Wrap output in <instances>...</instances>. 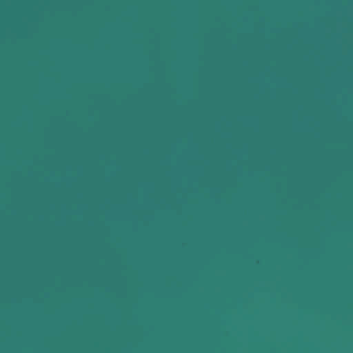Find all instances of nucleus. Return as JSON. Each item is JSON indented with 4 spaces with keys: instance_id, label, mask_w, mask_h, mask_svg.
<instances>
[{
    "instance_id": "obj_2",
    "label": "nucleus",
    "mask_w": 353,
    "mask_h": 353,
    "mask_svg": "<svg viewBox=\"0 0 353 353\" xmlns=\"http://www.w3.org/2000/svg\"><path fill=\"white\" fill-rule=\"evenodd\" d=\"M23 103H25V98H23Z\"/></svg>"
},
{
    "instance_id": "obj_1",
    "label": "nucleus",
    "mask_w": 353,
    "mask_h": 353,
    "mask_svg": "<svg viewBox=\"0 0 353 353\" xmlns=\"http://www.w3.org/2000/svg\"><path fill=\"white\" fill-rule=\"evenodd\" d=\"M23 103H25V98H23Z\"/></svg>"
},
{
    "instance_id": "obj_3",
    "label": "nucleus",
    "mask_w": 353,
    "mask_h": 353,
    "mask_svg": "<svg viewBox=\"0 0 353 353\" xmlns=\"http://www.w3.org/2000/svg\"><path fill=\"white\" fill-rule=\"evenodd\" d=\"M23 103H25V98H23Z\"/></svg>"
},
{
    "instance_id": "obj_4",
    "label": "nucleus",
    "mask_w": 353,
    "mask_h": 353,
    "mask_svg": "<svg viewBox=\"0 0 353 353\" xmlns=\"http://www.w3.org/2000/svg\"><path fill=\"white\" fill-rule=\"evenodd\" d=\"M23 26H25V23H23Z\"/></svg>"
}]
</instances>
